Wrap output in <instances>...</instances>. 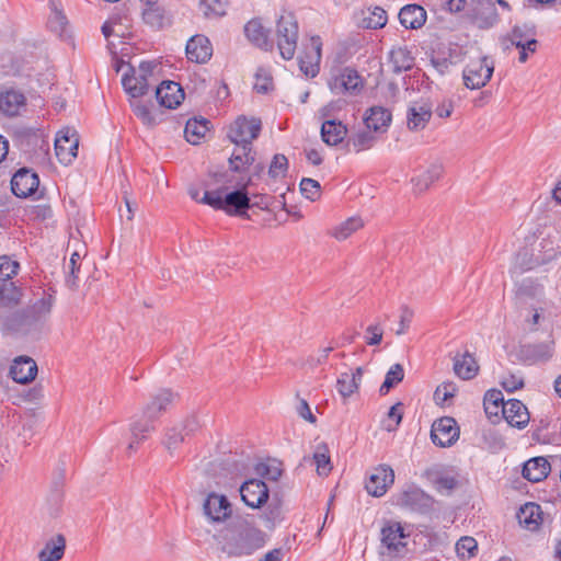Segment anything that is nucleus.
<instances>
[{"label": "nucleus", "instance_id": "63", "mask_svg": "<svg viewBox=\"0 0 561 561\" xmlns=\"http://www.w3.org/2000/svg\"><path fill=\"white\" fill-rule=\"evenodd\" d=\"M413 310H411L409 307L403 306L401 309V316H400V323L399 329L396 331L398 335L404 334L407 330L410 327V323L413 318Z\"/></svg>", "mask_w": 561, "mask_h": 561}, {"label": "nucleus", "instance_id": "24", "mask_svg": "<svg viewBox=\"0 0 561 561\" xmlns=\"http://www.w3.org/2000/svg\"><path fill=\"white\" fill-rule=\"evenodd\" d=\"M186 56L188 60L205 64L213 55V46L205 35H195L186 44Z\"/></svg>", "mask_w": 561, "mask_h": 561}, {"label": "nucleus", "instance_id": "18", "mask_svg": "<svg viewBox=\"0 0 561 561\" xmlns=\"http://www.w3.org/2000/svg\"><path fill=\"white\" fill-rule=\"evenodd\" d=\"M553 350L554 341L550 337L543 342L522 345L519 356L524 362L529 364L547 362L552 357Z\"/></svg>", "mask_w": 561, "mask_h": 561}, {"label": "nucleus", "instance_id": "12", "mask_svg": "<svg viewBox=\"0 0 561 561\" xmlns=\"http://www.w3.org/2000/svg\"><path fill=\"white\" fill-rule=\"evenodd\" d=\"M536 31L534 25H515L512 31L503 38L502 44L506 49L511 46H526L534 54L537 50L538 41L535 38Z\"/></svg>", "mask_w": 561, "mask_h": 561}, {"label": "nucleus", "instance_id": "54", "mask_svg": "<svg viewBox=\"0 0 561 561\" xmlns=\"http://www.w3.org/2000/svg\"><path fill=\"white\" fill-rule=\"evenodd\" d=\"M300 191L301 194L310 201H317L321 195L320 183L310 178H304L301 180Z\"/></svg>", "mask_w": 561, "mask_h": 561}, {"label": "nucleus", "instance_id": "48", "mask_svg": "<svg viewBox=\"0 0 561 561\" xmlns=\"http://www.w3.org/2000/svg\"><path fill=\"white\" fill-rule=\"evenodd\" d=\"M387 20L386 11L382 8L375 7L373 10H369L368 15L363 19L362 25L365 28L377 30L383 27Z\"/></svg>", "mask_w": 561, "mask_h": 561}, {"label": "nucleus", "instance_id": "43", "mask_svg": "<svg viewBox=\"0 0 561 561\" xmlns=\"http://www.w3.org/2000/svg\"><path fill=\"white\" fill-rule=\"evenodd\" d=\"M478 364L474 357L466 353L461 358H456L454 363V371L461 379L468 380L473 378L478 373Z\"/></svg>", "mask_w": 561, "mask_h": 561}, {"label": "nucleus", "instance_id": "53", "mask_svg": "<svg viewBox=\"0 0 561 561\" xmlns=\"http://www.w3.org/2000/svg\"><path fill=\"white\" fill-rule=\"evenodd\" d=\"M457 392V386L453 381H446L439 385L434 392V400L437 404L444 405Z\"/></svg>", "mask_w": 561, "mask_h": 561}, {"label": "nucleus", "instance_id": "40", "mask_svg": "<svg viewBox=\"0 0 561 561\" xmlns=\"http://www.w3.org/2000/svg\"><path fill=\"white\" fill-rule=\"evenodd\" d=\"M208 125L209 121L205 118L188 119L184 128V135L186 140L193 145H198L209 130Z\"/></svg>", "mask_w": 561, "mask_h": 561}, {"label": "nucleus", "instance_id": "28", "mask_svg": "<svg viewBox=\"0 0 561 561\" xmlns=\"http://www.w3.org/2000/svg\"><path fill=\"white\" fill-rule=\"evenodd\" d=\"M399 20L405 28L416 30L426 22V11L419 4H408L400 10Z\"/></svg>", "mask_w": 561, "mask_h": 561}, {"label": "nucleus", "instance_id": "27", "mask_svg": "<svg viewBox=\"0 0 561 561\" xmlns=\"http://www.w3.org/2000/svg\"><path fill=\"white\" fill-rule=\"evenodd\" d=\"M244 34L260 49L271 51L274 47L273 41L270 39V31L263 26L259 19H253L245 24Z\"/></svg>", "mask_w": 561, "mask_h": 561}, {"label": "nucleus", "instance_id": "49", "mask_svg": "<svg viewBox=\"0 0 561 561\" xmlns=\"http://www.w3.org/2000/svg\"><path fill=\"white\" fill-rule=\"evenodd\" d=\"M336 390L344 399L350 398L358 390L356 378L350 373H342L336 380Z\"/></svg>", "mask_w": 561, "mask_h": 561}, {"label": "nucleus", "instance_id": "15", "mask_svg": "<svg viewBox=\"0 0 561 561\" xmlns=\"http://www.w3.org/2000/svg\"><path fill=\"white\" fill-rule=\"evenodd\" d=\"M322 42L319 36H312L310 43L306 46L302 56L299 57L300 70L310 78L319 72L321 60Z\"/></svg>", "mask_w": 561, "mask_h": 561}, {"label": "nucleus", "instance_id": "30", "mask_svg": "<svg viewBox=\"0 0 561 561\" xmlns=\"http://www.w3.org/2000/svg\"><path fill=\"white\" fill-rule=\"evenodd\" d=\"M255 161L254 152L252 146L243 145V147L238 146V148L232 152L229 158V170L234 173H243L249 169Z\"/></svg>", "mask_w": 561, "mask_h": 561}, {"label": "nucleus", "instance_id": "7", "mask_svg": "<svg viewBox=\"0 0 561 561\" xmlns=\"http://www.w3.org/2000/svg\"><path fill=\"white\" fill-rule=\"evenodd\" d=\"M261 127L260 119L239 116L229 127L228 138L237 146H252V141L259 137Z\"/></svg>", "mask_w": 561, "mask_h": 561}, {"label": "nucleus", "instance_id": "46", "mask_svg": "<svg viewBox=\"0 0 561 561\" xmlns=\"http://www.w3.org/2000/svg\"><path fill=\"white\" fill-rule=\"evenodd\" d=\"M49 5L51 9V14L48 19V26L53 32H55L56 34L61 36L64 34L67 23H68L67 18L62 13V11L58 8L59 2H57L56 0H51L49 2Z\"/></svg>", "mask_w": 561, "mask_h": 561}, {"label": "nucleus", "instance_id": "33", "mask_svg": "<svg viewBox=\"0 0 561 561\" xmlns=\"http://www.w3.org/2000/svg\"><path fill=\"white\" fill-rule=\"evenodd\" d=\"M347 135L346 126L335 119H328L322 123L321 138L328 146H337Z\"/></svg>", "mask_w": 561, "mask_h": 561}, {"label": "nucleus", "instance_id": "42", "mask_svg": "<svg viewBox=\"0 0 561 561\" xmlns=\"http://www.w3.org/2000/svg\"><path fill=\"white\" fill-rule=\"evenodd\" d=\"M390 121L391 113L381 106H376L370 108L369 115L365 118V125L367 129L381 131L388 127Z\"/></svg>", "mask_w": 561, "mask_h": 561}, {"label": "nucleus", "instance_id": "17", "mask_svg": "<svg viewBox=\"0 0 561 561\" xmlns=\"http://www.w3.org/2000/svg\"><path fill=\"white\" fill-rule=\"evenodd\" d=\"M39 185L38 175L26 169L22 168L14 173L11 180L12 193L18 197H28L35 193Z\"/></svg>", "mask_w": 561, "mask_h": 561}, {"label": "nucleus", "instance_id": "60", "mask_svg": "<svg viewBox=\"0 0 561 561\" xmlns=\"http://www.w3.org/2000/svg\"><path fill=\"white\" fill-rule=\"evenodd\" d=\"M403 416V403L398 402L394 405H392L388 412V419L390 421H393V425L388 424L386 426V430L388 432L394 431L397 426L401 423Z\"/></svg>", "mask_w": 561, "mask_h": 561}, {"label": "nucleus", "instance_id": "2", "mask_svg": "<svg viewBox=\"0 0 561 561\" xmlns=\"http://www.w3.org/2000/svg\"><path fill=\"white\" fill-rule=\"evenodd\" d=\"M252 184V176H241L236 183V190L222 195L224 190L206 191L201 203L217 210H224L230 216L248 217L247 210L253 206L247 188Z\"/></svg>", "mask_w": 561, "mask_h": 561}, {"label": "nucleus", "instance_id": "4", "mask_svg": "<svg viewBox=\"0 0 561 561\" xmlns=\"http://www.w3.org/2000/svg\"><path fill=\"white\" fill-rule=\"evenodd\" d=\"M299 26L291 12L283 13L276 23L277 47L280 56L290 60L294 58L298 43Z\"/></svg>", "mask_w": 561, "mask_h": 561}, {"label": "nucleus", "instance_id": "39", "mask_svg": "<svg viewBox=\"0 0 561 561\" xmlns=\"http://www.w3.org/2000/svg\"><path fill=\"white\" fill-rule=\"evenodd\" d=\"M390 62L396 73L411 70L414 66V58L407 47H396L390 51Z\"/></svg>", "mask_w": 561, "mask_h": 561}, {"label": "nucleus", "instance_id": "32", "mask_svg": "<svg viewBox=\"0 0 561 561\" xmlns=\"http://www.w3.org/2000/svg\"><path fill=\"white\" fill-rule=\"evenodd\" d=\"M22 296V289L14 282L0 283V311L4 313L19 306Z\"/></svg>", "mask_w": 561, "mask_h": 561}, {"label": "nucleus", "instance_id": "3", "mask_svg": "<svg viewBox=\"0 0 561 561\" xmlns=\"http://www.w3.org/2000/svg\"><path fill=\"white\" fill-rule=\"evenodd\" d=\"M128 71L123 75L122 83L127 94L133 99H138L145 95L149 87L156 83L157 79L153 76V70L157 65L151 61L140 62L138 69L131 65H127Z\"/></svg>", "mask_w": 561, "mask_h": 561}, {"label": "nucleus", "instance_id": "26", "mask_svg": "<svg viewBox=\"0 0 561 561\" xmlns=\"http://www.w3.org/2000/svg\"><path fill=\"white\" fill-rule=\"evenodd\" d=\"M405 537L400 523H390L381 529V542L389 554H399L405 548Z\"/></svg>", "mask_w": 561, "mask_h": 561}, {"label": "nucleus", "instance_id": "11", "mask_svg": "<svg viewBox=\"0 0 561 561\" xmlns=\"http://www.w3.org/2000/svg\"><path fill=\"white\" fill-rule=\"evenodd\" d=\"M79 138L75 129H64L55 139L56 157L62 164H69L77 157Z\"/></svg>", "mask_w": 561, "mask_h": 561}, {"label": "nucleus", "instance_id": "8", "mask_svg": "<svg viewBox=\"0 0 561 561\" xmlns=\"http://www.w3.org/2000/svg\"><path fill=\"white\" fill-rule=\"evenodd\" d=\"M493 71V62L485 56L471 61L463 70L465 85L469 89H480L490 81Z\"/></svg>", "mask_w": 561, "mask_h": 561}, {"label": "nucleus", "instance_id": "64", "mask_svg": "<svg viewBox=\"0 0 561 561\" xmlns=\"http://www.w3.org/2000/svg\"><path fill=\"white\" fill-rule=\"evenodd\" d=\"M502 386L505 390L513 392L517 389L523 388L524 380L522 377L516 375H508L507 377H504L502 380Z\"/></svg>", "mask_w": 561, "mask_h": 561}, {"label": "nucleus", "instance_id": "58", "mask_svg": "<svg viewBox=\"0 0 561 561\" xmlns=\"http://www.w3.org/2000/svg\"><path fill=\"white\" fill-rule=\"evenodd\" d=\"M255 473L262 478L276 481L280 477L282 470L277 466L260 462L255 466Z\"/></svg>", "mask_w": 561, "mask_h": 561}, {"label": "nucleus", "instance_id": "5", "mask_svg": "<svg viewBox=\"0 0 561 561\" xmlns=\"http://www.w3.org/2000/svg\"><path fill=\"white\" fill-rule=\"evenodd\" d=\"M265 543V534L250 525H242L237 535L231 537L228 542L229 556H248L254 550L260 549Z\"/></svg>", "mask_w": 561, "mask_h": 561}, {"label": "nucleus", "instance_id": "14", "mask_svg": "<svg viewBox=\"0 0 561 561\" xmlns=\"http://www.w3.org/2000/svg\"><path fill=\"white\" fill-rule=\"evenodd\" d=\"M329 85L332 92L336 94H356L363 88V80L355 69L344 68L330 80Z\"/></svg>", "mask_w": 561, "mask_h": 561}, {"label": "nucleus", "instance_id": "55", "mask_svg": "<svg viewBox=\"0 0 561 561\" xmlns=\"http://www.w3.org/2000/svg\"><path fill=\"white\" fill-rule=\"evenodd\" d=\"M287 168V158L284 154L277 153L273 157V160L270 164L268 174L273 179L285 176Z\"/></svg>", "mask_w": 561, "mask_h": 561}, {"label": "nucleus", "instance_id": "19", "mask_svg": "<svg viewBox=\"0 0 561 561\" xmlns=\"http://www.w3.org/2000/svg\"><path fill=\"white\" fill-rule=\"evenodd\" d=\"M393 470L389 466L382 465L376 468L369 476V479L366 482V490L373 496L379 497L387 492V489L393 483Z\"/></svg>", "mask_w": 561, "mask_h": 561}, {"label": "nucleus", "instance_id": "47", "mask_svg": "<svg viewBox=\"0 0 561 561\" xmlns=\"http://www.w3.org/2000/svg\"><path fill=\"white\" fill-rule=\"evenodd\" d=\"M370 130L371 129L362 130L350 137L346 144L348 150L353 149L356 152H360L363 150L369 149L375 142V137Z\"/></svg>", "mask_w": 561, "mask_h": 561}, {"label": "nucleus", "instance_id": "23", "mask_svg": "<svg viewBox=\"0 0 561 561\" xmlns=\"http://www.w3.org/2000/svg\"><path fill=\"white\" fill-rule=\"evenodd\" d=\"M433 114L432 105L427 102H415L407 112V126L412 131L422 130L428 124Z\"/></svg>", "mask_w": 561, "mask_h": 561}, {"label": "nucleus", "instance_id": "59", "mask_svg": "<svg viewBox=\"0 0 561 561\" xmlns=\"http://www.w3.org/2000/svg\"><path fill=\"white\" fill-rule=\"evenodd\" d=\"M255 77L256 81L254 84V89L259 93H266L272 89V78L265 70L259 69Z\"/></svg>", "mask_w": 561, "mask_h": 561}, {"label": "nucleus", "instance_id": "31", "mask_svg": "<svg viewBox=\"0 0 561 561\" xmlns=\"http://www.w3.org/2000/svg\"><path fill=\"white\" fill-rule=\"evenodd\" d=\"M430 497L417 488H409L398 497V504L411 511L421 512L428 506Z\"/></svg>", "mask_w": 561, "mask_h": 561}, {"label": "nucleus", "instance_id": "25", "mask_svg": "<svg viewBox=\"0 0 561 561\" xmlns=\"http://www.w3.org/2000/svg\"><path fill=\"white\" fill-rule=\"evenodd\" d=\"M502 414L510 425L517 428H524L530 419L526 405L517 399H511L503 403Z\"/></svg>", "mask_w": 561, "mask_h": 561}, {"label": "nucleus", "instance_id": "62", "mask_svg": "<svg viewBox=\"0 0 561 561\" xmlns=\"http://www.w3.org/2000/svg\"><path fill=\"white\" fill-rule=\"evenodd\" d=\"M382 329L380 328L379 324H371L369 327H367L366 329V334H367V340H366V343L368 345H379L382 341Z\"/></svg>", "mask_w": 561, "mask_h": 561}, {"label": "nucleus", "instance_id": "41", "mask_svg": "<svg viewBox=\"0 0 561 561\" xmlns=\"http://www.w3.org/2000/svg\"><path fill=\"white\" fill-rule=\"evenodd\" d=\"M517 517L527 529L535 530L541 522L540 506L535 503H526L520 507Z\"/></svg>", "mask_w": 561, "mask_h": 561}, {"label": "nucleus", "instance_id": "38", "mask_svg": "<svg viewBox=\"0 0 561 561\" xmlns=\"http://www.w3.org/2000/svg\"><path fill=\"white\" fill-rule=\"evenodd\" d=\"M147 8L142 12L144 21L153 28L160 30L170 24L165 10L146 0Z\"/></svg>", "mask_w": 561, "mask_h": 561}, {"label": "nucleus", "instance_id": "45", "mask_svg": "<svg viewBox=\"0 0 561 561\" xmlns=\"http://www.w3.org/2000/svg\"><path fill=\"white\" fill-rule=\"evenodd\" d=\"M403 378V366L401 364H393L386 374L385 380L379 388V393L386 396L392 388L400 383Z\"/></svg>", "mask_w": 561, "mask_h": 561}, {"label": "nucleus", "instance_id": "6", "mask_svg": "<svg viewBox=\"0 0 561 561\" xmlns=\"http://www.w3.org/2000/svg\"><path fill=\"white\" fill-rule=\"evenodd\" d=\"M497 7L506 12L512 11V7L506 0H479L473 16L474 24L480 30H489L497 25L501 21Z\"/></svg>", "mask_w": 561, "mask_h": 561}, {"label": "nucleus", "instance_id": "29", "mask_svg": "<svg viewBox=\"0 0 561 561\" xmlns=\"http://www.w3.org/2000/svg\"><path fill=\"white\" fill-rule=\"evenodd\" d=\"M551 470L545 457H535L524 463L523 477L530 482H539L547 478Z\"/></svg>", "mask_w": 561, "mask_h": 561}, {"label": "nucleus", "instance_id": "36", "mask_svg": "<svg viewBox=\"0 0 561 561\" xmlns=\"http://www.w3.org/2000/svg\"><path fill=\"white\" fill-rule=\"evenodd\" d=\"M66 549V538L58 534L51 537L45 547L39 551V561H59L62 559Z\"/></svg>", "mask_w": 561, "mask_h": 561}, {"label": "nucleus", "instance_id": "50", "mask_svg": "<svg viewBox=\"0 0 561 561\" xmlns=\"http://www.w3.org/2000/svg\"><path fill=\"white\" fill-rule=\"evenodd\" d=\"M505 403L503 393L500 390L492 389L486 391L483 400L485 413L497 415L499 409Z\"/></svg>", "mask_w": 561, "mask_h": 561}, {"label": "nucleus", "instance_id": "20", "mask_svg": "<svg viewBox=\"0 0 561 561\" xmlns=\"http://www.w3.org/2000/svg\"><path fill=\"white\" fill-rule=\"evenodd\" d=\"M154 430V421L144 417V413L133 419L129 424L130 442L127 451L129 454L135 451L138 445L146 440Z\"/></svg>", "mask_w": 561, "mask_h": 561}, {"label": "nucleus", "instance_id": "13", "mask_svg": "<svg viewBox=\"0 0 561 561\" xmlns=\"http://www.w3.org/2000/svg\"><path fill=\"white\" fill-rule=\"evenodd\" d=\"M240 495L245 505L251 508H260L267 502L270 491L262 480L251 479L242 483Z\"/></svg>", "mask_w": 561, "mask_h": 561}, {"label": "nucleus", "instance_id": "51", "mask_svg": "<svg viewBox=\"0 0 561 561\" xmlns=\"http://www.w3.org/2000/svg\"><path fill=\"white\" fill-rule=\"evenodd\" d=\"M20 263L8 255L0 256V283L12 282V277L19 272Z\"/></svg>", "mask_w": 561, "mask_h": 561}, {"label": "nucleus", "instance_id": "44", "mask_svg": "<svg viewBox=\"0 0 561 561\" xmlns=\"http://www.w3.org/2000/svg\"><path fill=\"white\" fill-rule=\"evenodd\" d=\"M313 462L317 467V472L319 476L327 477L331 472L332 465L329 455V447L327 444L322 443L317 446L313 454Z\"/></svg>", "mask_w": 561, "mask_h": 561}, {"label": "nucleus", "instance_id": "35", "mask_svg": "<svg viewBox=\"0 0 561 561\" xmlns=\"http://www.w3.org/2000/svg\"><path fill=\"white\" fill-rule=\"evenodd\" d=\"M25 106V96L16 90H7L0 94V111L8 116H15Z\"/></svg>", "mask_w": 561, "mask_h": 561}, {"label": "nucleus", "instance_id": "1", "mask_svg": "<svg viewBox=\"0 0 561 561\" xmlns=\"http://www.w3.org/2000/svg\"><path fill=\"white\" fill-rule=\"evenodd\" d=\"M55 298L42 290L41 298L24 309L0 311V330L9 336H28L37 340L46 329Z\"/></svg>", "mask_w": 561, "mask_h": 561}, {"label": "nucleus", "instance_id": "56", "mask_svg": "<svg viewBox=\"0 0 561 561\" xmlns=\"http://www.w3.org/2000/svg\"><path fill=\"white\" fill-rule=\"evenodd\" d=\"M134 114L141 119L147 126H153L156 124L154 117L151 115L149 107L140 101H131Z\"/></svg>", "mask_w": 561, "mask_h": 561}, {"label": "nucleus", "instance_id": "57", "mask_svg": "<svg viewBox=\"0 0 561 561\" xmlns=\"http://www.w3.org/2000/svg\"><path fill=\"white\" fill-rule=\"evenodd\" d=\"M185 437L186 436L181 430H178L176 427L170 428L165 434L164 445L168 450L172 451L185 440Z\"/></svg>", "mask_w": 561, "mask_h": 561}, {"label": "nucleus", "instance_id": "22", "mask_svg": "<svg viewBox=\"0 0 561 561\" xmlns=\"http://www.w3.org/2000/svg\"><path fill=\"white\" fill-rule=\"evenodd\" d=\"M11 378L19 383H28L33 381L37 375V364L28 356H18L14 358L10 371Z\"/></svg>", "mask_w": 561, "mask_h": 561}, {"label": "nucleus", "instance_id": "21", "mask_svg": "<svg viewBox=\"0 0 561 561\" xmlns=\"http://www.w3.org/2000/svg\"><path fill=\"white\" fill-rule=\"evenodd\" d=\"M156 99L161 106L175 108L184 99V91L174 81H163L156 88Z\"/></svg>", "mask_w": 561, "mask_h": 561}, {"label": "nucleus", "instance_id": "10", "mask_svg": "<svg viewBox=\"0 0 561 561\" xmlns=\"http://www.w3.org/2000/svg\"><path fill=\"white\" fill-rule=\"evenodd\" d=\"M459 437V427L453 417L444 416L436 420L431 430L433 444L439 447L451 446Z\"/></svg>", "mask_w": 561, "mask_h": 561}, {"label": "nucleus", "instance_id": "34", "mask_svg": "<svg viewBox=\"0 0 561 561\" xmlns=\"http://www.w3.org/2000/svg\"><path fill=\"white\" fill-rule=\"evenodd\" d=\"M364 227V220L359 216H353L332 227L327 233L336 241H345Z\"/></svg>", "mask_w": 561, "mask_h": 561}, {"label": "nucleus", "instance_id": "16", "mask_svg": "<svg viewBox=\"0 0 561 561\" xmlns=\"http://www.w3.org/2000/svg\"><path fill=\"white\" fill-rule=\"evenodd\" d=\"M204 514L213 523H221L231 516L232 508L225 495L210 493L203 504Z\"/></svg>", "mask_w": 561, "mask_h": 561}, {"label": "nucleus", "instance_id": "52", "mask_svg": "<svg viewBox=\"0 0 561 561\" xmlns=\"http://www.w3.org/2000/svg\"><path fill=\"white\" fill-rule=\"evenodd\" d=\"M478 543L472 537H461L456 543V552L461 559H470L476 556Z\"/></svg>", "mask_w": 561, "mask_h": 561}, {"label": "nucleus", "instance_id": "61", "mask_svg": "<svg viewBox=\"0 0 561 561\" xmlns=\"http://www.w3.org/2000/svg\"><path fill=\"white\" fill-rule=\"evenodd\" d=\"M80 260V255L79 253L75 252L72 253L71 257H70V262H69V273H68V276L66 278V283L68 285L69 288L71 289H75L77 288L78 286V277L76 275V271L79 270V265H78V261Z\"/></svg>", "mask_w": 561, "mask_h": 561}, {"label": "nucleus", "instance_id": "9", "mask_svg": "<svg viewBox=\"0 0 561 561\" xmlns=\"http://www.w3.org/2000/svg\"><path fill=\"white\" fill-rule=\"evenodd\" d=\"M178 397V393L171 389L158 390L142 408L144 417L158 421L163 413L169 411Z\"/></svg>", "mask_w": 561, "mask_h": 561}, {"label": "nucleus", "instance_id": "37", "mask_svg": "<svg viewBox=\"0 0 561 561\" xmlns=\"http://www.w3.org/2000/svg\"><path fill=\"white\" fill-rule=\"evenodd\" d=\"M443 172V167L438 163L431 164L427 169L422 170L412 178L413 188L416 193L425 192L435 181H437Z\"/></svg>", "mask_w": 561, "mask_h": 561}]
</instances>
